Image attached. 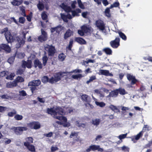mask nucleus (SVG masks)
<instances>
[{
  "mask_svg": "<svg viewBox=\"0 0 152 152\" xmlns=\"http://www.w3.org/2000/svg\"><path fill=\"white\" fill-rule=\"evenodd\" d=\"M41 83L39 80H34L28 83V86H30L29 88L32 93H33L35 90H37V87L39 86Z\"/></svg>",
  "mask_w": 152,
  "mask_h": 152,
  "instance_id": "1",
  "label": "nucleus"
},
{
  "mask_svg": "<svg viewBox=\"0 0 152 152\" xmlns=\"http://www.w3.org/2000/svg\"><path fill=\"white\" fill-rule=\"evenodd\" d=\"M27 126H12L11 129L13 130L14 133L17 135H20L23 133V131L28 130Z\"/></svg>",
  "mask_w": 152,
  "mask_h": 152,
  "instance_id": "2",
  "label": "nucleus"
},
{
  "mask_svg": "<svg viewBox=\"0 0 152 152\" xmlns=\"http://www.w3.org/2000/svg\"><path fill=\"white\" fill-rule=\"evenodd\" d=\"M45 50L48 52L49 56H53L56 52L55 46L52 45H47L45 47Z\"/></svg>",
  "mask_w": 152,
  "mask_h": 152,
  "instance_id": "3",
  "label": "nucleus"
},
{
  "mask_svg": "<svg viewBox=\"0 0 152 152\" xmlns=\"http://www.w3.org/2000/svg\"><path fill=\"white\" fill-rule=\"evenodd\" d=\"M96 151L102 152L104 151V150L102 148H101L99 145L92 144L86 149V152H90L91 151Z\"/></svg>",
  "mask_w": 152,
  "mask_h": 152,
  "instance_id": "4",
  "label": "nucleus"
},
{
  "mask_svg": "<svg viewBox=\"0 0 152 152\" xmlns=\"http://www.w3.org/2000/svg\"><path fill=\"white\" fill-rule=\"evenodd\" d=\"M26 33H23V37L24 39L18 37H16V39L18 42V43L16 44V47L17 48H20L21 46L23 45L25 43V40L26 39Z\"/></svg>",
  "mask_w": 152,
  "mask_h": 152,
  "instance_id": "5",
  "label": "nucleus"
},
{
  "mask_svg": "<svg viewBox=\"0 0 152 152\" xmlns=\"http://www.w3.org/2000/svg\"><path fill=\"white\" fill-rule=\"evenodd\" d=\"M28 126L31 129H37L40 128L39 123L37 121H32L28 124Z\"/></svg>",
  "mask_w": 152,
  "mask_h": 152,
  "instance_id": "6",
  "label": "nucleus"
},
{
  "mask_svg": "<svg viewBox=\"0 0 152 152\" xmlns=\"http://www.w3.org/2000/svg\"><path fill=\"white\" fill-rule=\"evenodd\" d=\"M120 39L119 37H116L115 39L110 42L111 46L114 48H117L120 45Z\"/></svg>",
  "mask_w": 152,
  "mask_h": 152,
  "instance_id": "7",
  "label": "nucleus"
},
{
  "mask_svg": "<svg viewBox=\"0 0 152 152\" xmlns=\"http://www.w3.org/2000/svg\"><path fill=\"white\" fill-rule=\"evenodd\" d=\"M42 34L38 37V39L41 42H43L47 39V32L42 29H41Z\"/></svg>",
  "mask_w": 152,
  "mask_h": 152,
  "instance_id": "8",
  "label": "nucleus"
},
{
  "mask_svg": "<svg viewBox=\"0 0 152 152\" xmlns=\"http://www.w3.org/2000/svg\"><path fill=\"white\" fill-rule=\"evenodd\" d=\"M63 29V27L61 25H59L55 27L51 28H50V31L52 33L55 31V34L57 35H59L60 32Z\"/></svg>",
  "mask_w": 152,
  "mask_h": 152,
  "instance_id": "9",
  "label": "nucleus"
},
{
  "mask_svg": "<svg viewBox=\"0 0 152 152\" xmlns=\"http://www.w3.org/2000/svg\"><path fill=\"white\" fill-rule=\"evenodd\" d=\"M32 61L31 60H27L26 61L23 60L22 66L24 68L27 67L28 68L30 69L32 67Z\"/></svg>",
  "mask_w": 152,
  "mask_h": 152,
  "instance_id": "10",
  "label": "nucleus"
},
{
  "mask_svg": "<svg viewBox=\"0 0 152 152\" xmlns=\"http://www.w3.org/2000/svg\"><path fill=\"white\" fill-rule=\"evenodd\" d=\"M66 73V72H62L56 73L54 75V77L56 82L60 81L61 78L65 76L64 74Z\"/></svg>",
  "mask_w": 152,
  "mask_h": 152,
  "instance_id": "11",
  "label": "nucleus"
},
{
  "mask_svg": "<svg viewBox=\"0 0 152 152\" xmlns=\"http://www.w3.org/2000/svg\"><path fill=\"white\" fill-rule=\"evenodd\" d=\"M127 79L129 81H131V84L133 85L137 82L138 80L134 76L131 75L130 74H127L126 75Z\"/></svg>",
  "mask_w": 152,
  "mask_h": 152,
  "instance_id": "12",
  "label": "nucleus"
},
{
  "mask_svg": "<svg viewBox=\"0 0 152 152\" xmlns=\"http://www.w3.org/2000/svg\"><path fill=\"white\" fill-rule=\"evenodd\" d=\"M96 25L100 30L103 31L105 29V25L104 22L101 20H98L96 21Z\"/></svg>",
  "mask_w": 152,
  "mask_h": 152,
  "instance_id": "13",
  "label": "nucleus"
},
{
  "mask_svg": "<svg viewBox=\"0 0 152 152\" xmlns=\"http://www.w3.org/2000/svg\"><path fill=\"white\" fill-rule=\"evenodd\" d=\"M99 75H104L106 76H110L112 77L113 75L110 73L109 70H107L100 69L99 73Z\"/></svg>",
  "mask_w": 152,
  "mask_h": 152,
  "instance_id": "14",
  "label": "nucleus"
},
{
  "mask_svg": "<svg viewBox=\"0 0 152 152\" xmlns=\"http://www.w3.org/2000/svg\"><path fill=\"white\" fill-rule=\"evenodd\" d=\"M5 36L8 43H11L13 42V37L10 32H7Z\"/></svg>",
  "mask_w": 152,
  "mask_h": 152,
  "instance_id": "15",
  "label": "nucleus"
},
{
  "mask_svg": "<svg viewBox=\"0 0 152 152\" xmlns=\"http://www.w3.org/2000/svg\"><path fill=\"white\" fill-rule=\"evenodd\" d=\"M24 145L26 147L28 150L32 152L35 151V146L32 144H29L28 143H24Z\"/></svg>",
  "mask_w": 152,
  "mask_h": 152,
  "instance_id": "16",
  "label": "nucleus"
},
{
  "mask_svg": "<svg viewBox=\"0 0 152 152\" xmlns=\"http://www.w3.org/2000/svg\"><path fill=\"white\" fill-rule=\"evenodd\" d=\"M118 95V90L116 89L112 91L109 93V95L107 96V97L115 98Z\"/></svg>",
  "mask_w": 152,
  "mask_h": 152,
  "instance_id": "17",
  "label": "nucleus"
},
{
  "mask_svg": "<svg viewBox=\"0 0 152 152\" xmlns=\"http://www.w3.org/2000/svg\"><path fill=\"white\" fill-rule=\"evenodd\" d=\"M34 66L35 68L37 67L39 69H42V64L41 62L38 59H35L34 61Z\"/></svg>",
  "mask_w": 152,
  "mask_h": 152,
  "instance_id": "18",
  "label": "nucleus"
},
{
  "mask_svg": "<svg viewBox=\"0 0 152 152\" xmlns=\"http://www.w3.org/2000/svg\"><path fill=\"white\" fill-rule=\"evenodd\" d=\"M56 115L58 114L60 115H64L65 114V112L64 110L61 107H58L56 108Z\"/></svg>",
  "mask_w": 152,
  "mask_h": 152,
  "instance_id": "19",
  "label": "nucleus"
},
{
  "mask_svg": "<svg viewBox=\"0 0 152 152\" xmlns=\"http://www.w3.org/2000/svg\"><path fill=\"white\" fill-rule=\"evenodd\" d=\"M75 42L80 45H85L86 43V40L81 37H76L75 38Z\"/></svg>",
  "mask_w": 152,
  "mask_h": 152,
  "instance_id": "20",
  "label": "nucleus"
},
{
  "mask_svg": "<svg viewBox=\"0 0 152 152\" xmlns=\"http://www.w3.org/2000/svg\"><path fill=\"white\" fill-rule=\"evenodd\" d=\"M82 100L84 102H85L87 104H90L89 103L91 102L90 98L86 94H83L81 96Z\"/></svg>",
  "mask_w": 152,
  "mask_h": 152,
  "instance_id": "21",
  "label": "nucleus"
},
{
  "mask_svg": "<svg viewBox=\"0 0 152 152\" xmlns=\"http://www.w3.org/2000/svg\"><path fill=\"white\" fill-rule=\"evenodd\" d=\"M73 32L70 29H68L64 35V39H66L68 37L73 35Z\"/></svg>",
  "mask_w": 152,
  "mask_h": 152,
  "instance_id": "22",
  "label": "nucleus"
},
{
  "mask_svg": "<svg viewBox=\"0 0 152 152\" xmlns=\"http://www.w3.org/2000/svg\"><path fill=\"white\" fill-rule=\"evenodd\" d=\"M18 85L14 80L12 82H8L6 83V86L7 88H11L16 87Z\"/></svg>",
  "mask_w": 152,
  "mask_h": 152,
  "instance_id": "23",
  "label": "nucleus"
},
{
  "mask_svg": "<svg viewBox=\"0 0 152 152\" xmlns=\"http://www.w3.org/2000/svg\"><path fill=\"white\" fill-rule=\"evenodd\" d=\"M71 12L72 15L73 17L76 16H79L80 15L78 14L81 12V10L79 8H77L75 10H72Z\"/></svg>",
  "mask_w": 152,
  "mask_h": 152,
  "instance_id": "24",
  "label": "nucleus"
},
{
  "mask_svg": "<svg viewBox=\"0 0 152 152\" xmlns=\"http://www.w3.org/2000/svg\"><path fill=\"white\" fill-rule=\"evenodd\" d=\"M23 2V0H13L11 4L14 6H19Z\"/></svg>",
  "mask_w": 152,
  "mask_h": 152,
  "instance_id": "25",
  "label": "nucleus"
},
{
  "mask_svg": "<svg viewBox=\"0 0 152 152\" xmlns=\"http://www.w3.org/2000/svg\"><path fill=\"white\" fill-rule=\"evenodd\" d=\"M2 47L3 50H4L8 53H10V52L11 50V48L8 45L2 44Z\"/></svg>",
  "mask_w": 152,
  "mask_h": 152,
  "instance_id": "26",
  "label": "nucleus"
},
{
  "mask_svg": "<svg viewBox=\"0 0 152 152\" xmlns=\"http://www.w3.org/2000/svg\"><path fill=\"white\" fill-rule=\"evenodd\" d=\"M100 121L101 120L99 119L96 118L92 119L91 123L94 125L97 126L99 124Z\"/></svg>",
  "mask_w": 152,
  "mask_h": 152,
  "instance_id": "27",
  "label": "nucleus"
},
{
  "mask_svg": "<svg viewBox=\"0 0 152 152\" xmlns=\"http://www.w3.org/2000/svg\"><path fill=\"white\" fill-rule=\"evenodd\" d=\"M47 113L48 114L51 115H56V110H54L53 108H47Z\"/></svg>",
  "mask_w": 152,
  "mask_h": 152,
  "instance_id": "28",
  "label": "nucleus"
},
{
  "mask_svg": "<svg viewBox=\"0 0 152 152\" xmlns=\"http://www.w3.org/2000/svg\"><path fill=\"white\" fill-rule=\"evenodd\" d=\"M117 90H118V94L119 93L120 95H123L127 93L124 88H119L118 89H117Z\"/></svg>",
  "mask_w": 152,
  "mask_h": 152,
  "instance_id": "29",
  "label": "nucleus"
},
{
  "mask_svg": "<svg viewBox=\"0 0 152 152\" xmlns=\"http://www.w3.org/2000/svg\"><path fill=\"white\" fill-rule=\"evenodd\" d=\"M104 51L107 55H111L112 54V50L109 48H106L103 49Z\"/></svg>",
  "mask_w": 152,
  "mask_h": 152,
  "instance_id": "30",
  "label": "nucleus"
},
{
  "mask_svg": "<svg viewBox=\"0 0 152 152\" xmlns=\"http://www.w3.org/2000/svg\"><path fill=\"white\" fill-rule=\"evenodd\" d=\"M37 7L40 11L42 10L45 8V5L43 3L39 1L38 4H37Z\"/></svg>",
  "mask_w": 152,
  "mask_h": 152,
  "instance_id": "31",
  "label": "nucleus"
},
{
  "mask_svg": "<svg viewBox=\"0 0 152 152\" xmlns=\"http://www.w3.org/2000/svg\"><path fill=\"white\" fill-rule=\"evenodd\" d=\"M24 78L21 76H18L16 78V79L14 80L15 82L18 84V83H21L24 81Z\"/></svg>",
  "mask_w": 152,
  "mask_h": 152,
  "instance_id": "32",
  "label": "nucleus"
},
{
  "mask_svg": "<svg viewBox=\"0 0 152 152\" xmlns=\"http://www.w3.org/2000/svg\"><path fill=\"white\" fill-rule=\"evenodd\" d=\"M41 17L43 20H47L46 21V23L48 22V20H47L48 19V16L46 14V12L44 11L41 14Z\"/></svg>",
  "mask_w": 152,
  "mask_h": 152,
  "instance_id": "33",
  "label": "nucleus"
},
{
  "mask_svg": "<svg viewBox=\"0 0 152 152\" xmlns=\"http://www.w3.org/2000/svg\"><path fill=\"white\" fill-rule=\"evenodd\" d=\"M73 39H71L69 42L68 45L66 47V49L69 50H72V48L73 46Z\"/></svg>",
  "mask_w": 152,
  "mask_h": 152,
  "instance_id": "34",
  "label": "nucleus"
},
{
  "mask_svg": "<svg viewBox=\"0 0 152 152\" xmlns=\"http://www.w3.org/2000/svg\"><path fill=\"white\" fill-rule=\"evenodd\" d=\"M66 57V56L65 54L64 53H62L59 55L58 58L60 61H63L65 60Z\"/></svg>",
  "mask_w": 152,
  "mask_h": 152,
  "instance_id": "35",
  "label": "nucleus"
},
{
  "mask_svg": "<svg viewBox=\"0 0 152 152\" xmlns=\"http://www.w3.org/2000/svg\"><path fill=\"white\" fill-rule=\"evenodd\" d=\"M20 10L21 12V14L24 17H26V14L25 7L23 6H20L19 7Z\"/></svg>",
  "mask_w": 152,
  "mask_h": 152,
  "instance_id": "36",
  "label": "nucleus"
},
{
  "mask_svg": "<svg viewBox=\"0 0 152 152\" xmlns=\"http://www.w3.org/2000/svg\"><path fill=\"white\" fill-rule=\"evenodd\" d=\"M111 9V8H110V7L108 8H107L105 10L104 12L105 14V15L108 18H110L111 17L110 9Z\"/></svg>",
  "mask_w": 152,
  "mask_h": 152,
  "instance_id": "37",
  "label": "nucleus"
},
{
  "mask_svg": "<svg viewBox=\"0 0 152 152\" xmlns=\"http://www.w3.org/2000/svg\"><path fill=\"white\" fill-rule=\"evenodd\" d=\"M48 60V58L46 54L43 56L42 58V60L43 64L44 66H45L46 65Z\"/></svg>",
  "mask_w": 152,
  "mask_h": 152,
  "instance_id": "38",
  "label": "nucleus"
},
{
  "mask_svg": "<svg viewBox=\"0 0 152 152\" xmlns=\"http://www.w3.org/2000/svg\"><path fill=\"white\" fill-rule=\"evenodd\" d=\"M25 140L26 141L24 142V143H28L29 144H31V143H33V139L31 137H27L25 139Z\"/></svg>",
  "mask_w": 152,
  "mask_h": 152,
  "instance_id": "39",
  "label": "nucleus"
},
{
  "mask_svg": "<svg viewBox=\"0 0 152 152\" xmlns=\"http://www.w3.org/2000/svg\"><path fill=\"white\" fill-rule=\"evenodd\" d=\"M76 126L79 127H82L84 128L86 127V123H79L78 121H76Z\"/></svg>",
  "mask_w": 152,
  "mask_h": 152,
  "instance_id": "40",
  "label": "nucleus"
},
{
  "mask_svg": "<svg viewBox=\"0 0 152 152\" xmlns=\"http://www.w3.org/2000/svg\"><path fill=\"white\" fill-rule=\"evenodd\" d=\"M118 33L120 37L123 40H126L127 39V37L126 35L121 31H119Z\"/></svg>",
  "mask_w": 152,
  "mask_h": 152,
  "instance_id": "41",
  "label": "nucleus"
},
{
  "mask_svg": "<svg viewBox=\"0 0 152 152\" xmlns=\"http://www.w3.org/2000/svg\"><path fill=\"white\" fill-rule=\"evenodd\" d=\"M49 78L46 76H44L41 79L42 81L44 83H45L49 82Z\"/></svg>",
  "mask_w": 152,
  "mask_h": 152,
  "instance_id": "42",
  "label": "nucleus"
},
{
  "mask_svg": "<svg viewBox=\"0 0 152 152\" xmlns=\"http://www.w3.org/2000/svg\"><path fill=\"white\" fill-rule=\"evenodd\" d=\"M15 76V75L14 73H11L9 75H7L6 77V78L7 80H12L13 79V77Z\"/></svg>",
  "mask_w": 152,
  "mask_h": 152,
  "instance_id": "43",
  "label": "nucleus"
},
{
  "mask_svg": "<svg viewBox=\"0 0 152 152\" xmlns=\"http://www.w3.org/2000/svg\"><path fill=\"white\" fill-rule=\"evenodd\" d=\"M96 79V76L95 75H93L90 77V79L88 80H87L86 82V83L87 84H88L90 83Z\"/></svg>",
  "mask_w": 152,
  "mask_h": 152,
  "instance_id": "44",
  "label": "nucleus"
},
{
  "mask_svg": "<svg viewBox=\"0 0 152 152\" xmlns=\"http://www.w3.org/2000/svg\"><path fill=\"white\" fill-rule=\"evenodd\" d=\"M8 74V72L7 71H3L0 72V77H3L6 76Z\"/></svg>",
  "mask_w": 152,
  "mask_h": 152,
  "instance_id": "45",
  "label": "nucleus"
},
{
  "mask_svg": "<svg viewBox=\"0 0 152 152\" xmlns=\"http://www.w3.org/2000/svg\"><path fill=\"white\" fill-rule=\"evenodd\" d=\"M14 118L17 121L21 120L23 119V116L22 115L17 114L15 116Z\"/></svg>",
  "mask_w": 152,
  "mask_h": 152,
  "instance_id": "46",
  "label": "nucleus"
},
{
  "mask_svg": "<svg viewBox=\"0 0 152 152\" xmlns=\"http://www.w3.org/2000/svg\"><path fill=\"white\" fill-rule=\"evenodd\" d=\"M77 136H78V134L76 132H72L70 136H69V137L70 138H72V137L74 136H76V137H77ZM78 140H79L78 138L77 137V139H75V140L76 141H77Z\"/></svg>",
  "mask_w": 152,
  "mask_h": 152,
  "instance_id": "47",
  "label": "nucleus"
},
{
  "mask_svg": "<svg viewBox=\"0 0 152 152\" xmlns=\"http://www.w3.org/2000/svg\"><path fill=\"white\" fill-rule=\"evenodd\" d=\"M83 77V76L81 74H79L77 75H73L72 76V78L75 79H77L78 78H81Z\"/></svg>",
  "mask_w": 152,
  "mask_h": 152,
  "instance_id": "48",
  "label": "nucleus"
},
{
  "mask_svg": "<svg viewBox=\"0 0 152 152\" xmlns=\"http://www.w3.org/2000/svg\"><path fill=\"white\" fill-rule=\"evenodd\" d=\"M15 58V56H11L8 59L7 61L10 64H12L13 63Z\"/></svg>",
  "mask_w": 152,
  "mask_h": 152,
  "instance_id": "49",
  "label": "nucleus"
},
{
  "mask_svg": "<svg viewBox=\"0 0 152 152\" xmlns=\"http://www.w3.org/2000/svg\"><path fill=\"white\" fill-rule=\"evenodd\" d=\"M119 3L118 2H115L113 4L110 5V8H112L114 7H117L119 6Z\"/></svg>",
  "mask_w": 152,
  "mask_h": 152,
  "instance_id": "50",
  "label": "nucleus"
},
{
  "mask_svg": "<svg viewBox=\"0 0 152 152\" xmlns=\"http://www.w3.org/2000/svg\"><path fill=\"white\" fill-rule=\"evenodd\" d=\"M61 18L62 19V20L64 22L66 23L68 22V20H67V16H66V15L62 14L61 15Z\"/></svg>",
  "mask_w": 152,
  "mask_h": 152,
  "instance_id": "51",
  "label": "nucleus"
},
{
  "mask_svg": "<svg viewBox=\"0 0 152 152\" xmlns=\"http://www.w3.org/2000/svg\"><path fill=\"white\" fill-rule=\"evenodd\" d=\"M96 103L97 105L101 107H103L105 105V104L103 102H96Z\"/></svg>",
  "mask_w": 152,
  "mask_h": 152,
  "instance_id": "52",
  "label": "nucleus"
},
{
  "mask_svg": "<svg viewBox=\"0 0 152 152\" xmlns=\"http://www.w3.org/2000/svg\"><path fill=\"white\" fill-rule=\"evenodd\" d=\"M48 82L49 83H50L53 84L55 83H56V82L55 80V79L54 77H52L50 79H49Z\"/></svg>",
  "mask_w": 152,
  "mask_h": 152,
  "instance_id": "53",
  "label": "nucleus"
},
{
  "mask_svg": "<svg viewBox=\"0 0 152 152\" xmlns=\"http://www.w3.org/2000/svg\"><path fill=\"white\" fill-rule=\"evenodd\" d=\"M19 95L23 96H25L27 95V94L25 91L23 90L19 91Z\"/></svg>",
  "mask_w": 152,
  "mask_h": 152,
  "instance_id": "54",
  "label": "nucleus"
},
{
  "mask_svg": "<svg viewBox=\"0 0 152 152\" xmlns=\"http://www.w3.org/2000/svg\"><path fill=\"white\" fill-rule=\"evenodd\" d=\"M81 29L85 33H86L88 32L89 30V28L85 26H83L81 28Z\"/></svg>",
  "mask_w": 152,
  "mask_h": 152,
  "instance_id": "55",
  "label": "nucleus"
},
{
  "mask_svg": "<svg viewBox=\"0 0 152 152\" xmlns=\"http://www.w3.org/2000/svg\"><path fill=\"white\" fill-rule=\"evenodd\" d=\"M16 111L15 110H14L13 112H9L8 113V115L9 116L12 117H13L14 115L16 114Z\"/></svg>",
  "mask_w": 152,
  "mask_h": 152,
  "instance_id": "56",
  "label": "nucleus"
},
{
  "mask_svg": "<svg viewBox=\"0 0 152 152\" xmlns=\"http://www.w3.org/2000/svg\"><path fill=\"white\" fill-rule=\"evenodd\" d=\"M77 1L79 7L82 9H84L85 8L84 6L82 3L81 0H78Z\"/></svg>",
  "mask_w": 152,
  "mask_h": 152,
  "instance_id": "57",
  "label": "nucleus"
},
{
  "mask_svg": "<svg viewBox=\"0 0 152 152\" xmlns=\"http://www.w3.org/2000/svg\"><path fill=\"white\" fill-rule=\"evenodd\" d=\"M24 72L23 70L21 69H19L16 72V74L17 75H21L23 74Z\"/></svg>",
  "mask_w": 152,
  "mask_h": 152,
  "instance_id": "58",
  "label": "nucleus"
},
{
  "mask_svg": "<svg viewBox=\"0 0 152 152\" xmlns=\"http://www.w3.org/2000/svg\"><path fill=\"white\" fill-rule=\"evenodd\" d=\"M44 135L46 137H50L53 136V133L52 132H50L48 134H44Z\"/></svg>",
  "mask_w": 152,
  "mask_h": 152,
  "instance_id": "59",
  "label": "nucleus"
},
{
  "mask_svg": "<svg viewBox=\"0 0 152 152\" xmlns=\"http://www.w3.org/2000/svg\"><path fill=\"white\" fill-rule=\"evenodd\" d=\"M25 18L24 17H21L19 18V22L22 24L25 23Z\"/></svg>",
  "mask_w": 152,
  "mask_h": 152,
  "instance_id": "60",
  "label": "nucleus"
},
{
  "mask_svg": "<svg viewBox=\"0 0 152 152\" xmlns=\"http://www.w3.org/2000/svg\"><path fill=\"white\" fill-rule=\"evenodd\" d=\"M127 135V133L121 134L119 136V139L121 140L122 139L125 138L126 137Z\"/></svg>",
  "mask_w": 152,
  "mask_h": 152,
  "instance_id": "61",
  "label": "nucleus"
},
{
  "mask_svg": "<svg viewBox=\"0 0 152 152\" xmlns=\"http://www.w3.org/2000/svg\"><path fill=\"white\" fill-rule=\"evenodd\" d=\"M64 11L67 12H71L72 11L71 10V8L67 6L66 7L65 9L64 10Z\"/></svg>",
  "mask_w": 152,
  "mask_h": 152,
  "instance_id": "62",
  "label": "nucleus"
},
{
  "mask_svg": "<svg viewBox=\"0 0 152 152\" xmlns=\"http://www.w3.org/2000/svg\"><path fill=\"white\" fill-rule=\"evenodd\" d=\"M51 151L52 152L58 150V148L56 146H52L51 147Z\"/></svg>",
  "mask_w": 152,
  "mask_h": 152,
  "instance_id": "63",
  "label": "nucleus"
},
{
  "mask_svg": "<svg viewBox=\"0 0 152 152\" xmlns=\"http://www.w3.org/2000/svg\"><path fill=\"white\" fill-rule=\"evenodd\" d=\"M84 33L82 29L78 30V33L81 36H83L84 34Z\"/></svg>",
  "mask_w": 152,
  "mask_h": 152,
  "instance_id": "64",
  "label": "nucleus"
}]
</instances>
